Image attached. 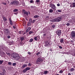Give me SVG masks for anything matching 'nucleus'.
Returning a JSON list of instances; mask_svg holds the SVG:
<instances>
[{
  "label": "nucleus",
  "mask_w": 75,
  "mask_h": 75,
  "mask_svg": "<svg viewBox=\"0 0 75 75\" xmlns=\"http://www.w3.org/2000/svg\"><path fill=\"white\" fill-rule=\"evenodd\" d=\"M61 20H62V17L61 16H59L54 19L50 20V21L52 22H56V21L59 22V21H60Z\"/></svg>",
  "instance_id": "f257e3e1"
},
{
  "label": "nucleus",
  "mask_w": 75,
  "mask_h": 75,
  "mask_svg": "<svg viewBox=\"0 0 75 75\" xmlns=\"http://www.w3.org/2000/svg\"><path fill=\"white\" fill-rule=\"evenodd\" d=\"M12 57L16 60H18L20 58V56H19V54H18L17 53H14L12 54Z\"/></svg>",
  "instance_id": "f03ea898"
},
{
  "label": "nucleus",
  "mask_w": 75,
  "mask_h": 75,
  "mask_svg": "<svg viewBox=\"0 0 75 75\" xmlns=\"http://www.w3.org/2000/svg\"><path fill=\"white\" fill-rule=\"evenodd\" d=\"M19 4L18 1H14L11 2L10 4H13V5H15V6H18Z\"/></svg>",
  "instance_id": "7ed1b4c3"
},
{
  "label": "nucleus",
  "mask_w": 75,
  "mask_h": 75,
  "mask_svg": "<svg viewBox=\"0 0 75 75\" xmlns=\"http://www.w3.org/2000/svg\"><path fill=\"white\" fill-rule=\"evenodd\" d=\"M42 61H43V60H42V58L41 57H39L38 58L36 62L38 63H40L41 62H42Z\"/></svg>",
  "instance_id": "20e7f679"
},
{
  "label": "nucleus",
  "mask_w": 75,
  "mask_h": 75,
  "mask_svg": "<svg viewBox=\"0 0 75 75\" xmlns=\"http://www.w3.org/2000/svg\"><path fill=\"white\" fill-rule=\"evenodd\" d=\"M4 30L5 31L4 33L5 32V34L7 35H9L10 34V31H9V30L8 29H5Z\"/></svg>",
  "instance_id": "39448f33"
},
{
  "label": "nucleus",
  "mask_w": 75,
  "mask_h": 75,
  "mask_svg": "<svg viewBox=\"0 0 75 75\" xmlns=\"http://www.w3.org/2000/svg\"><path fill=\"white\" fill-rule=\"evenodd\" d=\"M71 37L72 38H75V31H72L71 34Z\"/></svg>",
  "instance_id": "423d86ee"
},
{
  "label": "nucleus",
  "mask_w": 75,
  "mask_h": 75,
  "mask_svg": "<svg viewBox=\"0 0 75 75\" xmlns=\"http://www.w3.org/2000/svg\"><path fill=\"white\" fill-rule=\"evenodd\" d=\"M50 45V40H47L45 42V46H48Z\"/></svg>",
  "instance_id": "0eeeda50"
},
{
  "label": "nucleus",
  "mask_w": 75,
  "mask_h": 75,
  "mask_svg": "<svg viewBox=\"0 0 75 75\" xmlns=\"http://www.w3.org/2000/svg\"><path fill=\"white\" fill-rule=\"evenodd\" d=\"M51 7L52 8V9L53 10H55V9L56 8V6L54 4H51Z\"/></svg>",
  "instance_id": "6e6552de"
},
{
  "label": "nucleus",
  "mask_w": 75,
  "mask_h": 75,
  "mask_svg": "<svg viewBox=\"0 0 75 75\" xmlns=\"http://www.w3.org/2000/svg\"><path fill=\"white\" fill-rule=\"evenodd\" d=\"M34 39L35 40H36V41L40 39V36H37L34 38Z\"/></svg>",
  "instance_id": "1a4fd4ad"
},
{
  "label": "nucleus",
  "mask_w": 75,
  "mask_h": 75,
  "mask_svg": "<svg viewBox=\"0 0 75 75\" xmlns=\"http://www.w3.org/2000/svg\"><path fill=\"white\" fill-rule=\"evenodd\" d=\"M57 33L59 36H60L61 34V31L60 30H58L57 32Z\"/></svg>",
  "instance_id": "9d476101"
},
{
  "label": "nucleus",
  "mask_w": 75,
  "mask_h": 75,
  "mask_svg": "<svg viewBox=\"0 0 75 75\" xmlns=\"http://www.w3.org/2000/svg\"><path fill=\"white\" fill-rule=\"evenodd\" d=\"M32 22V20L31 19H30L29 20V21L28 23V25L29 26V25H31V23Z\"/></svg>",
  "instance_id": "9b49d317"
},
{
  "label": "nucleus",
  "mask_w": 75,
  "mask_h": 75,
  "mask_svg": "<svg viewBox=\"0 0 75 75\" xmlns=\"http://www.w3.org/2000/svg\"><path fill=\"white\" fill-rule=\"evenodd\" d=\"M71 7H75V2H74L70 5Z\"/></svg>",
  "instance_id": "f8f14e48"
},
{
  "label": "nucleus",
  "mask_w": 75,
  "mask_h": 75,
  "mask_svg": "<svg viewBox=\"0 0 75 75\" xmlns=\"http://www.w3.org/2000/svg\"><path fill=\"white\" fill-rule=\"evenodd\" d=\"M51 18H50V17H49V16H46V20H50V19Z\"/></svg>",
  "instance_id": "ddd939ff"
},
{
  "label": "nucleus",
  "mask_w": 75,
  "mask_h": 75,
  "mask_svg": "<svg viewBox=\"0 0 75 75\" xmlns=\"http://www.w3.org/2000/svg\"><path fill=\"white\" fill-rule=\"evenodd\" d=\"M70 71L72 72V71H75V69L74 68H71L70 69Z\"/></svg>",
  "instance_id": "4468645a"
},
{
  "label": "nucleus",
  "mask_w": 75,
  "mask_h": 75,
  "mask_svg": "<svg viewBox=\"0 0 75 75\" xmlns=\"http://www.w3.org/2000/svg\"><path fill=\"white\" fill-rule=\"evenodd\" d=\"M31 29V28L28 27V28L26 30V33L28 32V31H30Z\"/></svg>",
  "instance_id": "2eb2a0df"
},
{
  "label": "nucleus",
  "mask_w": 75,
  "mask_h": 75,
  "mask_svg": "<svg viewBox=\"0 0 75 75\" xmlns=\"http://www.w3.org/2000/svg\"><path fill=\"white\" fill-rule=\"evenodd\" d=\"M23 31H20L19 32V34H22L23 33Z\"/></svg>",
  "instance_id": "dca6fc26"
},
{
  "label": "nucleus",
  "mask_w": 75,
  "mask_h": 75,
  "mask_svg": "<svg viewBox=\"0 0 75 75\" xmlns=\"http://www.w3.org/2000/svg\"><path fill=\"white\" fill-rule=\"evenodd\" d=\"M40 0H36L35 1L36 3H40Z\"/></svg>",
  "instance_id": "f3484780"
},
{
  "label": "nucleus",
  "mask_w": 75,
  "mask_h": 75,
  "mask_svg": "<svg viewBox=\"0 0 75 75\" xmlns=\"http://www.w3.org/2000/svg\"><path fill=\"white\" fill-rule=\"evenodd\" d=\"M49 13H53V10L52 9H50L49 11Z\"/></svg>",
  "instance_id": "a211bd4d"
},
{
  "label": "nucleus",
  "mask_w": 75,
  "mask_h": 75,
  "mask_svg": "<svg viewBox=\"0 0 75 75\" xmlns=\"http://www.w3.org/2000/svg\"><path fill=\"white\" fill-rule=\"evenodd\" d=\"M60 42H61V43H63V42H64V39L62 38L60 40Z\"/></svg>",
  "instance_id": "6ab92c4d"
},
{
  "label": "nucleus",
  "mask_w": 75,
  "mask_h": 75,
  "mask_svg": "<svg viewBox=\"0 0 75 75\" xmlns=\"http://www.w3.org/2000/svg\"><path fill=\"white\" fill-rule=\"evenodd\" d=\"M3 21H7V19H6V17H4L3 18Z\"/></svg>",
  "instance_id": "aec40b11"
},
{
  "label": "nucleus",
  "mask_w": 75,
  "mask_h": 75,
  "mask_svg": "<svg viewBox=\"0 0 75 75\" xmlns=\"http://www.w3.org/2000/svg\"><path fill=\"white\" fill-rule=\"evenodd\" d=\"M40 17L38 15H35L34 16V18H38Z\"/></svg>",
  "instance_id": "412c9836"
},
{
  "label": "nucleus",
  "mask_w": 75,
  "mask_h": 75,
  "mask_svg": "<svg viewBox=\"0 0 75 75\" xmlns=\"http://www.w3.org/2000/svg\"><path fill=\"white\" fill-rule=\"evenodd\" d=\"M24 14H26L27 16H28V12L27 11L25 12H24Z\"/></svg>",
  "instance_id": "4be33fe9"
},
{
  "label": "nucleus",
  "mask_w": 75,
  "mask_h": 75,
  "mask_svg": "<svg viewBox=\"0 0 75 75\" xmlns=\"http://www.w3.org/2000/svg\"><path fill=\"white\" fill-rule=\"evenodd\" d=\"M25 69H26V71H28V70H30V68L29 67H27L25 68Z\"/></svg>",
  "instance_id": "5701e85b"
},
{
  "label": "nucleus",
  "mask_w": 75,
  "mask_h": 75,
  "mask_svg": "<svg viewBox=\"0 0 75 75\" xmlns=\"http://www.w3.org/2000/svg\"><path fill=\"white\" fill-rule=\"evenodd\" d=\"M3 62H4V60H0V65H1Z\"/></svg>",
  "instance_id": "b1692460"
},
{
  "label": "nucleus",
  "mask_w": 75,
  "mask_h": 75,
  "mask_svg": "<svg viewBox=\"0 0 75 75\" xmlns=\"http://www.w3.org/2000/svg\"><path fill=\"white\" fill-rule=\"evenodd\" d=\"M63 72H64V70H61L60 71H59V73L60 74H62V73H63Z\"/></svg>",
  "instance_id": "393cba45"
},
{
  "label": "nucleus",
  "mask_w": 75,
  "mask_h": 75,
  "mask_svg": "<svg viewBox=\"0 0 75 75\" xmlns=\"http://www.w3.org/2000/svg\"><path fill=\"white\" fill-rule=\"evenodd\" d=\"M21 40L22 41H23L24 40V37H22L21 38Z\"/></svg>",
  "instance_id": "a878e982"
},
{
  "label": "nucleus",
  "mask_w": 75,
  "mask_h": 75,
  "mask_svg": "<svg viewBox=\"0 0 75 75\" xmlns=\"http://www.w3.org/2000/svg\"><path fill=\"white\" fill-rule=\"evenodd\" d=\"M48 72V71H44V74H47V73Z\"/></svg>",
  "instance_id": "bb28decb"
},
{
  "label": "nucleus",
  "mask_w": 75,
  "mask_h": 75,
  "mask_svg": "<svg viewBox=\"0 0 75 75\" xmlns=\"http://www.w3.org/2000/svg\"><path fill=\"white\" fill-rule=\"evenodd\" d=\"M29 34H32V33H33V32L32 31H29Z\"/></svg>",
  "instance_id": "cd10ccee"
},
{
  "label": "nucleus",
  "mask_w": 75,
  "mask_h": 75,
  "mask_svg": "<svg viewBox=\"0 0 75 75\" xmlns=\"http://www.w3.org/2000/svg\"><path fill=\"white\" fill-rule=\"evenodd\" d=\"M27 66V65L26 64H23L22 66L23 68H25V67Z\"/></svg>",
  "instance_id": "c85d7f7f"
},
{
  "label": "nucleus",
  "mask_w": 75,
  "mask_h": 75,
  "mask_svg": "<svg viewBox=\"0 0 75 75\" xmlns=\"http://www.w3.org/2000/svg\"><path fill=\"white\" fill-rule=\"evenodd\" d=\"M27 70H26V69H24L23 71V72H24V73H25V72H27Z\"/></svg>",
  "instance_id": "c756f323"
},
{
  "label": "nucleus",
  "mask_w": 75,
  "mask_h": 75,
  "mask_svg": "<svg viewBox=\"0 0 75 75\" xmlns=\"http://www.w3.org/2000/svg\"><path fill=\"white\" fill-rule=\"evenodd\" d=\"M57 11H58V12H59V13H61V12H62V11L61 10H59V9H58L57 10Z\"/></svg>",
  "instance_id": "7c9ffc66"
},
{
  "label": "nucleus",
  "mask_w": 75,
  "mask_h": 75,
  "mask_svg": "<svg viewBox=\"0 0 75 75\" xmlns=\"http://www.w3.org/2000/svg\"><path fill=\"white\" fill-rule=\"evenodd\" d=\"M40 52H37V53H36V54L37 55H40Z\"/></svg>",
  "instance_id": "2f4dec72"
},
{
  "label": "nucleus",
  "mask_w": 75,
  "mask_h": 75,
  "mask_svg": "<svg viewBox=\"0 0 75 75\" xmlns=\"http://www.w3.org/2000/svg\"><path fill=\"white\" fill-rule=\"evenodd\" d=\"M33 39H31L30 40V42H33Z\"/></svg>",
  "instance_id": "473e14b6"
},
{
  "label": "nucleus",
  "mask_w": 75,
  "mask_h": 75,
  "mask_svg": "<svg viewBox=\"0 0 75 75\" xmlns=\"http://www.w3.org/2000/svg\"><path fill=\"white\" fill-rule=\"evenodd\" d=\"M34 2V1H33V0H31L30 1V3H33Z\"/></svg>",
  "instance_id": "72a5a7b5"
},
{
  "label": "nucleus",
  "mask_w": 75,
  "mask_h": 75,
  "mask_svg": "<svg viewBox=\"0 0 75 75\" xmlns=\"http://www.w3.org/2000/svg\"><path fill=\"white\" fill-rule=\"evenodd\" d=\"M18 11V9H15L13 11L14 12H16V11Z\"/></svg>",
  "instance_id": "f704fd0d"
},
{
  "label": "nucleus",
  "mask_w": 75,
  "mask_h": 75,
  "mask_svg": "<svg viewBox=\"0 0 75 75\" xmlns=\"http://www.w3.org/2000/svg\"><path fill=\"white\" fill-rule=\"evenodd\" d=\"M67 25V26H69V25H70V23H67V24H66Z\"/></svg>",
  "instance_id": "c9c22d12"
},
{
  "label": "nucleus",
  "mask_w": 75,
  "mask_h": 75,
  "mask_svg": "<svg viewBox=\"0 0 75 75\" xmlns=\"http://www.w3.org/2000/svg\"><path fill=\"white\" fill-rule=\"evenodd\" d=\"M8 65H11L12 64H11V62H8Z\"/></svg>",
  "instance_id": "e433bc0d"
},
{
  "label": "nucleus",
  "mask_w": 75,
  "mask_h": 75,
  "mask_svg": "<svg viewBox=\"0 0 75 75\" xmlns=\"http://www.w3.org/2000/svg\"><path fill=\"white\" fill-rule=\"evenodd\" d=\"M10 24L11 25H13V22H12V21H11L10 22Z\"/></svg>",
  "instance_id": "4c0bfd02"
},
{
  "label": "nucleus",
  "mask_w": 75,
  "mask_h": 75,
  "mask_svg": "<svg viewBox=\"0 0 75 75\" xmlns=\"http://www.w3.org/2000/svg\"><path fill=\"white\" fill-rule=\"evenodd\" d=\"M0 75H4V72H2V73H0Z\"/></svg>",
  "instance_id": "58836bf2"
},
{
  "label": "nucleus",
  "mask_w": 75,
  "mask_h": 75,
  "mask_svg": "<svg viewBox=\"0 0 75 75\" xmlns=\"http://www.w3.org/2000/svg\"><path fill=\"white\" fill-rule=\"evenodd\" d=\"M52 28H55V25L54 24L53 25H52Z\"/></svg>",
  "instance_id": "ea45409f"
},
{
  "label": "nucleus",
  "mask_w": 75,
  "mask_h": 75,
  "mask_svg": "<svg viewBox=\"0 0 75 75\" xmlns=\"http://www.w3.org/2000/svg\"><path fill=\"white\" fill-rule=\"evenodd\" d=\"M12 65L13 66H15L16 65V63H13Z\"/></svg>",
  "instance_id": "a19ab883"
},
{
  "label": "nucleus",
  "mask_w": 75,
  "mask_h": 75,
  "mask_svg": "<svg viewBox=\"0 0 75 75\" xmlns=\"http://www.w3.org/2000/svg\"><path fill=\"white\" fill-rule=\"evenodd\" d=\"M59 48L60 49H62V47L61 46H59Z\"/></svg>",
  "instance_id": "79ce46f5"
},
{
  "label": "nucleus",
  "mask_w": 75,
  "mask_h": 75,
  "mask_svg": "<svg viewBox=\"0 0 75 75\" xmlns=\"http://www.w3.org/2000/svg\"><path fill=\"white\" fill-rule=\"evenodd\" d=\"M28 66L29 67H30V66H31V64L30 63H29L28 64Z\"/></svg>",
  "instance_id": "37998d69"
},
{
  "label": "nucleus",
  "mask_w": 75,
  "mask_h": 75,
  "mask_svg": "<svg viewBox=\"0 0 75 75\" xmlns=\"http://www.w3.org/2000/svg\"><path fill=\"white\" fill-rule=\"evenodd\" d=\"M28 54H29V55H31V52H28Z\"/></svg>",
  "instance_id": "c03bdc74"
},
{
  "label": "nucleus",
  "mask_w": 75,
  "mask_h": 75,
  "mask_svg": "<svg viewBox=\"0 0 75 75\" xmlns=\"http://www.w3.org/2000/svg\"><path fill=\"white\" fill-rule=\"evenodd\" d=\"M6 53L7 54V55L9 56L10 55V53H7V52H6Z\"/></svg>",
  "instance_id": "a18cd8bd"
},
{
  "label": "nucleus",
  "mask_w": 75,
  "mask_h": 75,
  "mask_svg": "<svg viewBox=\"0 0 75 75\" xmlns=\"http://www.w3.org/2000/svg\"><path fill=\"white\" fill-rule=\"evenodd\" d=\"M2 3H3V4H4V5H6V3L3 2Z\"/></svg>",
  "instance_id": "49530a36"
},
{
  "label": "nucleus",
  "mask_w": 75,
  "mask_h": 75,
  "mask_svg": "<svg viewBox=\"0 0 75 75\" xmlns=\"http://www.w3.org/2000/svg\"><path fill=\"white\" fill-rule=\"evenodd\" d=\"M35 20H33V21L32 22L33 23H34V22H35Z\"/></svg>",
  "instance_id": "de8ad7c7"
},
{
  "label": "nucleus",
  "mask_w": 75,
  "mask_h": 75,
  "mask_svg": "<svg viewBox=\"0 0 75 75\" xmlns=\"http://www.w3.org/2000/svg\"><path fill=\"white\" fill-rule=\"evenodd\" d=\"M13 28H14V29H16V26H15L14 25L13 26Z\"/></svg>",
  "instance_id": "09e8293b"
},
{
  "label": "nucleus",
  "mask_w": 75,
  "mask_h": 75,
  "mask_svg": "<svg viewBox=\"0 0 75 75\" xmlns=\"http://www.w3.org/2000/svg\"><path fill=\"white\" fill-rule=\"evenodd\" d=\"M9 21H11V18H9Z\"/></svg>",
  "instance_id": "8fccbe9b"
},
{
  "label": "nucleus",
  "mask_w": 75,
  "mask_h": 75,
  "mask_svg": "<svg viewBox=\"0 0 75 75\" xmlns=\"http://www.w3.org/2000/svg\"><path fill=\"white\" fill-rule=\"evenodd\" d=\"M57 5L58 6H60V4H57Z\"/></svg>",
  "instance_id": "3c124183"
},
{
  "label": "nucleus",
  "mask_w": 75,
  "mask_h": 75,
  "mask_svg": "<svg viewBox=\"0 0 75 75\" xmlns=\"http://www.w3.org/2000/svg\"><path fill=\"white\" fill-rule=\"evenodd\" d=\"M30 8H31L32 9V8H34V7H33V6H30Z\"/></svg>",
  "instance_id": "603ef678"
},
{
  "label": "nucleus",
  "mask_w": 75,
  "mask_h": 75,
  "mask_svg": "<svg viewBox=\"0 0 75 75\" xmlns=\"http://www.w3.org/2000/svg\"><path fill=\"white\" fill-rule=\"evenodd\" d=\"M7 38H10V36H8Z\"/></svg>",
  "instance_id": "864d4df0"
},
{
  "label": "nucleus",
  "mask_w": 75,
  "mask_h": 75,
  "mask_svg": "<svg viewBox=\"0 0 75 75\" xmlns=\"http://www.w3.org/2000/svg\"><path fill=\"white\" fill-rule=\"evenodd\" d=\"M69 22H71V23H72V21H71V20H69Z\"/></svg>",
  "instance_id": "5fc2aeb1"
},
{
  "label": "nucleus",
  "mask_w": 75,
  "mask_h": 75,
  "mask_svg": "<svg viewBox=\"0 0 75 75\" xmlns=\"http://www.w3.org/2000/svg\"><path fill=\"white\" fill-rule=\"evenodd\" d=\"M43 35H44V36H45L46 35V34H44Z\"/></svg>",
  "instance_id": "6e6d98bb"
},
{
  "label": "nucleus",
  "mask_w": 75,
  "mask_h": 75,
  "mask_svg": "<svg viewBox=\"0 0 75 75\" xmlns=\"http://www.w3.org/2000/svg\"><path fill=\"white\" fill-rule=\"evenodd\" d=\"M68 75H71V74L70 73H69L68 74Z\"/></svg>",
  "instance_id": "4d7b16f0"
},
{
  "label": "nucleus",
  "mask_w": 75,
  "mask_h": 75,
  "mask_svg": "<svg viewBox=\"0 0 75 75\" xmlns=\"http://www.w3.org/2000/svg\"><path fill=\"white\" fill-rule=\"evenodd\" d=\"M24 34H25V33L23 34V35H24Z\"/></svg>",
  "instance_id": "13d9d810"
},
{
  "label": "nucleus",
  "mask_w": 75,
  "mask_h": 75,
  "mask_svg": "<svg viewBox=\"0 0 75 75\" xmlns=\"http://www.w3.org/2000/svg\"><path fill=\"white\" fill-rule=\"evenodd\" d=\"M50 51H52V50L51 49L50 50Z\"/></svg>",
  "instance_id": "bf43d9fd"
},
{
  "label": "nucleus",
  "mask_w": 75,
  "mask_h": 75,
  "mask_svg": "<svg viewBox=\"0 0 75 75\" xmlns=\"http://www.w3.org/2000/svg\"><path fill=\"white\" fill-rule=\"evenodd\" d=\"M3 71H4V72H5V71H5V70H4Z\"/></svg>",
  "instance_id": "052dcab7"
},
{
  "label": "nucleus",
  "mask_w": 75,
  "mask_h": 75,
  "mask_svg": "<svg viewBox=\"0 0 75 75\" xmlns=\"http://www.w3.org/2000/svg\"><path fill=\"white\" fill-rule=\"evenodd\" d=\"M14 14H16V13H14Z\"/></svg>",
  "instance_id": "680f3d73"
},
{
  "label": "nucleus",
  "mask_w": 75,
  "mask_h": 75,
  "mask_svg": "<svg viewBox=\"0 0 75 75\" xmlns=\"http://www.w3.org/2000/svg\"><path fill=\"white\" fill-rule=\"evenodd\" d=\"M51 0H48L49 1H51Z\"/></svg>",
  "instance_id": "e2e57ef3"
},
{
  "label": "nucleus",
  "mask_w": 75,
  "mask_h": 75,
  "mask_svg": "<svg viewBox=\"0 0 75 75\" xmlns=\"http://www.w3.org/2000/svg\"><path fill=\"white\" fill-rule=\"evenodd\" d=\"M74 1H75V0H74Z\"/></svg>",
  "instance_id": "0e129e2a"
}]
</instances>
